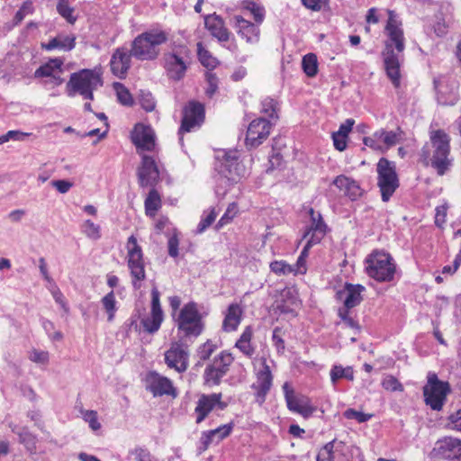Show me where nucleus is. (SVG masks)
<instances>
[{"instance_id":"obj_24","label":"nucleus","mask_w":461,"mask_h":461,"mask_svg":"<svg viewBox=\"0 0 461 461\" xmlns=\"http://www.w3.org/2000/svg\"><path fill=\"white\" fill-rule=\"evenodd\" d=\"M138 177L141 186H153L158 182L159 171L155 160L150 156H142L141 166L138 170Z\"/></svg>"},{"instance_id":"obj_51","label":"nucleus","mask_w":461,"mask_h":461,"mask_svg":"<svg viewBox=\"0 0 461 461\" xmlns=\"http://www.w3.org/2000/svg\"><path fill=\"white\" fill-rule=\"evenodd\" d=\"M140 104L146 112H152L156 106L154 97L149 92H140Z\"/></svg>"},{"instance_id":"obj_21","label":"nucleus","mask_w":461,"mask_h":461,"mask_svg":"<svg viewBox=\"0 0 461 461\" xmlns=\"http://www.w3.org/2000/svg\"><path fill=\"white\" fill-rule=\"evenodd\" d=\"M215 406H218L220 410H224L227 407V403L221 402V393L203 394L194 410L196 423H201Z\"/></svg>"},{"instance_id":"obj_12","label":"nucleus","mask_w":461,"mask_h":461,"mask_svg":"<svg viewBox=\"0 0 461 461\" xmlns=\"http://www.w3.org/2000/svg\"><path fill=\"white\" fill-rule=\"evenodd\" d=\"M287 408L304 419L310 418L316 411V407L311 403V400L303 394H295L288 383L283 385Z\"/></svg>"},{"instance_id":"obj_43","label":"nucleus","mask_w":461,"mask_h":461,"mask_svg":"<svg viewBox=\"0 0 461 461\" xmlns=\"http://www.w3.org/2000/svg\"><path fill=\"white\" fill-rule=\"evenodd\" d=\"M81 231L93 240L101 238V228L98 224L94 223L91 220H86L81 225Z\"/></svg>"},{"instance_id":"obj_62","label":"nucleus","mask_w":461,"mask_h":461,"mask_svg":"<svg viewBox=\"0 0 461 461\" xmlns=\"http://www.w3.org/2000/svg\"><path fill=\"white\" fill-rule=\"evenodd\" d=\"M448 426L450 429L461 432V409L449 415Z\"/></svg>"},{"instance_id":"obj_16","label":"nucleus","mask_w":461,"mask_h":461,"mask_svg":"<svg viewBox=\"0 0 461 461\" xmlns=\"http://www.w3.org/2000/svg\"><path fill=\"white\" fill-rule=\"evenodd\" d=\"M437 101L442 105H454L458 100L457 84L446 77L434 79Z\"/></svg>"},{"instance_id":"obj_41","label":"nucleus","mask_w":461,"mask_h":461,"mask_svg":"<svg viewBox=\"0 0 461 461\" xmlns=\"http://www.w3.org/2000/svg\"><path fill=\"white\" fill-rule=\"evenodd\" d=\"M197 54L202 65L209 68L216 67L218 63L217 59L203 47L202 42L197 43Z\"/></svg>"},{"instance_id":"obj_47","label":"nucleus","mask_w":461,"mask_h":461,"mask_svg":"<svg viewBox=\"0 0 461 461\" xmlns=\"http://www.w3.org/2000/svg\"><path fill=\"white\" fill-rule=\"evenodd\" d=\"M216 348V344H214L212 340H207L205 343L199 347L197 350V356L200 360L205 361L209 359Z\"/></svg>"},{"instance_id":"obj_2","label":"nucleus","mask_w":461,"mask_h":461,"mask_svg":"<svg viewBox=\"0 0 461 461\" xmlns=\"http://www.w3.org/2000/svg\"><path fill=\"white\" fill-rule=\"evenodd\" d=\"M168 40L167 33L160 29H150L139 34L131 42V54L144 61L155 60L160 54V45Z\"/></svg>"},{"instance_id":"obj_27","label":"nucleus","mask_w":461,"mask_h":461,"mask_svg":"<svg viewBox=\"0 0 461 461\" xmlns=\"http://www.w3.org/2000/svg\"><path fill=\"white\" fill-rule=\"evenodd\" d=\"M235 21V28L237 30V33L248 43L255 44L258 42L260 36V30L258 24H255L246 19H244L240 15L234 16Z\"/></svg>"},{"instance_id":"obj_38","label":"nucleus","mask_w":461,"mask_h":461,"mask_svg":"<svg viewBox=\"0 0 461 461\" xmlns=\"http://www.w3.org/2000/svg\"><path fill=\"white\" fill-rule=\"evenodd\" d=\"M162 321L163 315L150 312V315L143 318L140 322L147 332L154 333L158 330Z\"/></svg>"},{"instance_id":"obj_37","label":"nucleus","mask_w":461,"mask_h":461,"mask_svg":"<svg viewBox=\"0 0 461 461\" xmlns=\"http://www.w3.org/2000/svg\"><path fill=\"white\" fill-rule=\"evenodd\" d=\"M242 7L253 15L256 23H262L265 18V9L262 5L252 0H244Z\"/></svg>"},{"instance_id":"obj_55","label":"nucleus","mask_w":461,"mask_h":461,"mask_svg":"<svg viewBox=\"0 0 461 461\" xmlns=\"http://www.w3.org/2000/svg\"><path fill=\"white\" fill-rule=\"evenodd\" d=\"M238 212V206L235 203L229 204L225 213L221 216L218 221V226L221 227L229 223Z\"/></svg>"},{"instance_id":"obj_36","label":"nucleus","mask_w":461,"mask_h":461,"mask_svg":"<svg viewBox=\"0 0 461 461\" xmlns=\"http://www.w3.org/2000/svg\"><path fill=\"white\" fill-rule=\"evenodd\" d=\"M19 437V442L31 453L35 454L37 450V438L27 429L23 428L21 431L16 432Z\"/></svg>"},{"instance_id":"obj_58","label":"nucleus","mask_w":461,"mask_h":461,"mask_svg":"<svg viewBox=\"0 0 461 461\" xmlns=\"http://www.w3.org/2000/svg\"><path fill=\"white\" fill-rule=\"evenodd\" d=\"M51 285L52 288L50 289V292L55 302L60 305V307L64 310L65 312H68L69 309L63 294L54 283L51 284Z\"/></svg>"},{"instance_id":"obj_34","label":"nucleus","mask_w":461,"mask_h":461,"mask_svg":"<svg viewBox=\"0 0 461 461\" xmlns=\"http://www.w3.org/2000/svg\"><path fill=\"white\" fill-rule=\"evenodd\" d=\"M161 207V198L156 189H151L145 200V212L148 216L154 217Z\"/></svg>"},{"instance_id":"obj_5","label":"nucleus","mask_w":461,"mask_h":461,"mask_svg":"<svg viewBox=\"0 0 461 461\" xmlns=\"http://www.w3.org/2000/svg\"><path fill=\"white\" fill-rule=\"evenodd\" d=\"M430 142L433 149L431 166L439 176H443L451 166V159L448 158L450 138L444 131L437 130L431 131Z\"/></svg>"},{"instance_id":"obj_22","label":"nucleus","mask_w":461,"mask_h":461,"mask_svg":"<svg viewBox=\"0 0 461 461\" xmlns=\"http://www.w3.org/2000/svg\"><path fill=\"white\" fill-rule=\"evenodd\" d=\"M131 141L138 149L151 151L155 147V133L150 126L138 123L131 132Z\"/></svg>"},{"instance_id":"obj_54","label":"nucleus","mask_w":461,"mask_h":461,"mask_svg":"<svg viewBox=\"0 0 461 461\" xmlns=\"http://www.w3.org/2000/svg\"><path fill=\"white\" fill-rule=\"evenodd\" d=\"M32 2L31 0H26L14 15L16 23H21L26 15L32 14Z\"/></svg>"},{"instance_id":"obj_60","label":"nucleus","mask_w":461,"mask_h":461,"mask_svg":"<svg viewBox=\"0 0 461 461\" xmlns=\"http://www.w3.org/2000/svg\"><path fill=\"white\" fill-rule=\"evenodd\" d=\"M151 312L163 315V311L160 305V294L157 288L151 290Z\"/></svg>"},{"instance_id":"obj_1","label":"nucleus","mask_w":461,"mask_h":461,"mask_svg":"<svg viewBox=\"0 0 461 461\" xmlns=\"http://www.w3.org/2000/svg\"><path fill=\"white\" fill-rule=\"evenodd\" d=\"M388 21L385 26L387 40L384 41V49L382 52L384 68L392 83L400 85V68L403 60L405 49L403 31L401 23L397 20L393 11H388Z\"/></svg>"},{"instance_id":"obj_11","label":"nucleus","mask_w":461,"mask_h":461,"mask_svg":"<svg viewBox=\"0 0 461 461\" xmlns=\"http://www.w3.org/2000/svg\"><path fill=\"white\" fill-rule=\"evenodd\" d=\"M232 362L233 357L230 353L221 352L214 357L212 363L206 366L203 374L204 383L209 386L219 384Z\"/></svg>"},{"instance_id":"obj_30","label":"nucleus","mask_w":461,"mask_h":461,"mask_svg":"<svg viewBox=\"0 0 461 461\" xmlns=\"http://www.w3.org/2000/svg\"><path fill=\"white\" fill-rule=\"evenodd\" d=\"M272 385V375L267 365H264L263 369L258 374V379L252 387L256 391L257 400L260 403L265 401V397Z\"/></svg>"},{"instance_id":"obj_3","label":"nucleus","mask_w":461,"mask_h":461,"mask_svg":"<svg viewBox=\"0 0 461 461\" xmlns=\"http://www.w3.org/2000/svg\"><path fill=\"white\" fill-rule=\"evenodd\" d=\"M103 85L101 75L94 69H81L72 73L66 90L69 97L80 95L84 99L93 100L94 91Z\"/></svg>"},{"instance_id":"obj_7","label":"nucleus","mask_w":461,"mask_h":461,"mask_svg":"<svg viewBox=\"0 0 461 461\" xmlns=\"http://www.w3.org/2000/svg\"><path fill=\"white\" fill-rule=\"evenodd\" d=\"M176 325L182 338L198 337L202 333L203 325L196 303H188L181 309Z\"/></svg>"},{"instance_id":"obj_59","label":"nucleus","mask_w":461,"mask_h":461,"mask_svg":"<svg viewBox=\"0 0 461 461\" xmlns=\"http://www.w3.org/2000/svg\"><path fill=\"white\" fill-rule=\"evenodd\" d=\"M29 358L34 363L45 365L49 362V352L33 349L31 351Z\"/></svg>"},{"instance_id":"obj_32","label":"nucleus","mask_w":461,"mask_h":461,"mask_svg":"<svg viewBox=\"0 0 461 461\" xmlns=\"http://www.w3.org/2000/svg\"><path fill=\"white\" fill-rule=\"evenodd\" d=\"M241 315L242 309L238 303L230 304L222 322L223 330L227 332L235 330L240 323Z\"/></svg>"},{"instance_id":"obj_33","label":"nucleus","mask_w":461,"mask_h":461,"mask_svg":"<svg viewBox=\"0 0 461 461\" xmlns=\"http://www.w3.org/2000/svg\"><path fill=\"white\" fill-rule=\"evenodd\" d=\"M76 36L59 34L51 39L47 44H43L42 48L47 50L59 49L64 51H69L75 48Z\"/></svg>"},{"instance_id":"obj_17","label":"nucleus","mask_w":461,"mask_h":461,"mask_svg":"<svg viewBox=\"0 0 461 461\" xmlns=\"http://www.w3.org/2000/svg\"><path fill=\"white\" fill-rule=\"evenodd\" d=\"M188 350L181 343L174 342L165 352V362L169 368L183 373L188 367Z\"/></svg>"},{"instance_id":"obj_28","label":"nucleus","mask_w":461,"mask_h":461,"mask_svg":"<svg viewBox=\"0 0 461 461\" xmlns=\"http://www.w3.org/2000/svg\"><path fill=\"white\" fill-rule=\"evenodd\" d=\"M365 290V286L361 285L346 283L343 289L337 293V295L339 299L343 300L345 308L351 309L362 302V293Z\"/></svg>"},{"instance_id":"obj_40","label":"nucleus","mask_w":461,"mask_h":461,"mask_svg":"<svg viewBox=\"0 0 461 461\" xmlns=\"http://www.w3.org/2000/svg\"><path fill=\"white\" fill-rule=\"evenodd\" d=\"M57 12L68 23L74 24L76 23L77 17L73 14L74 8L70 6L68 0H58Z\"/></svg>"},{"instance_id":"obj_29","label":"nucleus","mask_w":461,"mask_h":461,"mask_svg":"<svg viewBox=\"0 0 461 461\" xmlns=\"http://www.w3.org/2000/svg\"><path fill=\"white\" fill-rule=\"evenodd\" d=\"M312 223L305 231L303 239H310L312 242L320 243L326 234V224L322 220L321 213L315 212L313 209L310 210Z\"/></svg>"},{"instance_id":"obj_46","label":"nucleus","mask_w":461,"mask_h":461,"mask_svg":"<svg viewBox=\"0 0 461 461\" xmlns=\"http://www.w3.org/2000/svg\"><path fill=\"white\" fill-rule=\"evenodd\" d=\"M270 269L272 272L278 276H287L290 274H294V268L292 265L287 264L284 260L272 262L270 264Z\"/></svg>"},{"instance_id":"obj_18","label":"nucleus","mask_w":461,"mask_h":461,"mask_svg":"<svg viewBox=\"0 0 461 461\" xmlns=\"http://www.w3.org/2000/svg\"><path fill=\"white\" fill-rule=\"evenodd\" d=\"M271 123L263 118L253 120L247 131L246 145L250 148L259 146L269 135Z\"/></svg>"},{"instance_id":"obj_15","label":"nucleus","mask_w":461,"mask_h":461,"mask_svg":"<svg viewBox=\"0 0 461 461\" xmlns=\"http://www.w3.org/2000/svg\"><path fill=\"white\" fill-rule=\"evenodd\" d=\"M219 173L229 181L236 182L245 175L243 165L239 162L238 152L230 150L225 152L218 167Z\"/></svg>"},{"instance_id":"obj_52","label":"nucleus","mask_w":461,"mask_h":461,"mask_svg":"<svg viewBox=\"0 0 461 461\" xmlns=\"http://www.w3.org/2000/svg\"><path fill=\"white\" fill-rule=\"evenodd\" d=\"M83 419L89 424V427L93 430H98L101 428V424L98 421L97 412L95 411H85L82 412Z\"/></svg>"},{"instance_id":"obj_25","label":"nucleus","mask_w":461,"mask_h":461,"mask_svg":"<svg viewBox=\"0 0 461 461\" xmlns=\"http://www.w3.org/2000/svg\"><path fill=\"white\" fill-rule=\"evenodd\" d=\"M63 60L60 59H50L47 63L41 65L34 72L35 77H49L50 84L53 86H60L63 83V79L60 77L62 72Z\"/></svg>"},{"instance_id":"obj_35","label":"nucleus","mask_w":461,"mask_h":461,"mask_svg":"<svg viewBox=\"0 0 461 461\" xmlns=\"http://www.w3.org/2000/svg\"><path fill=\"white\" fill-rule=\"evenodd\" d=\"M252 338V330L250 327H246L243 330L240 339L236 342L235 346L247 357H252L254 348L250 344Z\"/></svg>"},{"instance_id":"obj_6","label":"nucleus","mask_w":461,"mask_h":461,"mask_svg":"<svg viewBox=\"0 0 461 461\" xmlns=\"http://www.w3.org/2000/svg\"><path fill=\"white\" fill-rule=\"evenodd\" d=\"M377 186L383 202H388L400 185L394 162L381 158L376 164Z\"/></svg>"},{"instance_id":"obj_63","label":"nucleus","mask_w":461,"mask_h":461,"mask_svg":"<svg viewBox=\"0 0 461 461\" xmlns=\"http://www.w3.org/2000/svg\"><path fill=\"white\" fill-rule=\"evenodd\" d=\"M50 185L55 187L60 194H66L73 186V183L68 180H53Z\"/></svg>"},{"instance_id":"obj_39","label":"nucleus","mask_w":461,"mask_h":461,"mask_svg":"<svg viewBox=\"0 0 461 461\" xmlns=\"http://www.w3.org/2000/svg\"><path fill=\"white\" fill-rule=\"evenodd\" d=\"M340 378H346L349 381L354 380V372L351 366L342 367L341 366H334L330 370V380L333 384Z\"/></svg>"},{"instance_id":"obj_26","label":"nucleus","mask_w":461,"mask_h":461,"mask_svg":"<svg viewBox=\"0 0 461 461\" xmlns=\"http://www.w3.org/2000/svg\"><path fill=\"white\" fill-rule=\"evenodd\" d=\"M204 26L220 42H227L230 38L231 32L226 28L223 19L215 13L204 16Z\"/></svg>"},{"instance_id":"obj_10","label":"nucleus","mask_w":461,"mask_h":461,"mask_svg":"<svg viewBox=\"0 0 461 461\" xmlns=\"http://www.w3.org/2000/svg\"><path fill=\"white\" fill-rule=\"evenodd\" d=\"M402 139L403 131L401 128H397L395 131L379 129L370 136L365 137L363 143L374 150L385 152L401 142Z\"/></svg>"},{"instance_id":"obj_8","label":"nucleus","mask_w":461,"mask_h":461,"mask_svg":"<svg viewBox=\"0 0 461 461\" xmlns=\"http://www.w3.org/2000/svg\"><path fill=\"white\" fill-rule=\"evenodd\" d=\"M450 392L447 382L440 381L435 373H429L427 384L423 387L425 403L434 411H440Z\"/></svg>"},{"instance_id":"obj_9","label":"nucleus","mask_w":461,"mask_h":461,"mask_svg":"<svg viewBox=\"0 0 461 461\" xmlns=\"http://www.w3.org/2000/svg\"><path fill=\"white\" fill-rule=\"evenodd\" d=\"M126 249L127 265L132 277V285L135 289H140V282L145 279L146 274L142 249L133 235L128 238Z\"/></svg>"},{"instance_id":"obj_57","label":"nucleus","mask_w":461,"mask_h":461,"mask_svg":"<svg viewBox=\"0 0 461 461\" xmlns=\"http://www.w3.org/2000/svg\"><path fill=\"white\" fill-rule=\"evenodd\" d=\"M232 430V424H225L218 427L217 429H211L210 434L213 435L218 441L222 440L228 437Z\"/></svg>"},{"instance_id":"obj_45","label":"nucleus","mask_w":461,"mask_h":461,"mask_svg":"<svg viewBox=\"0 0 461 461\" xmlns=\"http://www.w3.org/2000/svg\"><path fill=\"white\" fill-rule=\"evenodd\" d=\"M113 87L117 94L118 101L126 106L133 104V99L129 90L122 83H114Z\"/></svg>"},{"instance_id":"obj_44","label":"nucleus","mask_w":461,"mask_h":461,"mask_svg":"<svg viewBox=\"0 0 461 461\" xmlns=\"http://www.w3.org/2000/svg\"><path fill=\"white\" fill-rule=\"evenodd\" d=\"M102 304L108 314V321H112L117 310L115 295L113 291L103 297Z\"/></svg>"},{"instance_id":"obj_56","label":"nucleus","mask_w":461,"mask_h":461,"mask_svg":"<svg viewBox=\"0 0 461 461\" xmlns=\"http://www.w3.org/2000/svg\"><path fill=\"white\" fill-rule=\"evenodd\" d=\"M217 213L214 209H212L210 212L204 217L202 218L198 226H197V233H203L212 223L215 221Z\"/></svg>"},{"instance_id":"obj_50","label":"nucleus","mask_w":461,"mask_h":461,"mask_svg":"<svg viewBox=\"0 0 461 461\" xmlns=\"http://www.w3.org/2000/svg\"><path fill=\"white\" fill-rule=\"evenodd\" d=\"M383 387L391 392L403 391L402 384L393 375H386L382 381Z\"/></svg>"},{"instance_id":"obj_53","label":"nucleus","mask_w":461,"mask_h":461,"mask_svg":"<svg viewBox=\"0 0 461 461\" xmlns=\"http://www.w3.org/2000/svg\"><path fill=\"white\" fill-rule=\"evenodd\" d=\"M343 415L348 420H356L360 423L367 421L372 417L371 414H366L354 409L346 410Z\"/></svg>"},{"instance_id":"obj_61","label":"nucleus","mask_w":461,"mask_h":461,"mask_svg":"<svg viewBox=\"0 0 461 461\" xmlns=\"http://www.w3.org/2000/svg\"><path fill=\"white\" fill-rule=\"evenodd\" d=\"M130 455L134 456L135 461H152L151 455L146 448L136 447L130 451Z\"/></svg>"},{"instance_id":"obj_23","label":"nucleus","mask_w":461,"mask_h":461,"mask_svg":"<svg viewBox=\"0 0 461 461\" xmlns=\"http://www.w3.org/2000/svg\"><path fill=\"white\" fill-rule=\"evenodd\" d=\"M131 50L124 47L117 48L111 58L110 67L113 74L119 78H124L131 63Z\"/></svg>"},{"instance_id":"obj_20","label":"nucleus","mask_w":461,"mask_h":461,"mask_svg":"<svg viewBox=\"0 0 461 461\" xmlns=\"http://www.w3.org/2000/svg\"><path fill=\"white\" fill-rule=\"evenodd\" d=\"M145 382L146 389L153 396L170 395L175 392L171 380L155 371H150L147 374Z\"/></svg>"},{"instance_id":"obj_42","label":"nucleus","mask_w":461,"mask_h":461,"mask_svg":"<svg viewBox=\"0 0 461 461\" xmlns=\"http://www.w3.org/2000/svg\"><path fill=\"white\" fill-rule=\"evenodd\" d=\"M302 66L308 77H314L318 71V61L315 54L310 53L303 57Z\"/></svg>"},{"instance_id":"obj_48","label":"nucleus","mask_w":461,"mask_h":461,"mask_svg":"<svg viewBox=\"0 0 461 461\" xmlns=\"http://www.w3.org/2000/svg\"><path fill=\"white\" fill-rule=\"evenodd\" d=\"M31 133L23 132L20 131H9L5 134L0 136V145L9 141H23L26 137L30 136Z\"/></svg>"},{"instance_id":"obj_31","label":"nucleus","mask_w":461,"mask_h":461,"mask_svg":"<svg viewBox=\"0 0 461 461\" xmlns=\"http://www.w3.org/2000/svg\"><path fill=\"white\" fill-rule=\"evenodd\" d=\"M333 185L344 193L351 200H356L362 194V189L354 179L344 175L338 176L333 180Z\"/></svg>"},{"instance_id":"obj_19","label":"nucleus","mask_w":461,"mask_h":461,"mask_svg":"<svg viewBox=\"0 0 461 461\" xmlns=\"http://www.w3.org/2000/svg\"><path fill=\"white\" fill-rule=\"evenodd\" d=\"M436 457L442 459H459L461 456V439L445 437L438 439L433 448Z\"/></svg>"},{"instance_id":"obj_49","label":"nucleus","mask_w":461,"mask_h":461,"mask_svg":"<svg viewBox=\"0 0 461 461\" xmlns=\"http://www.w3.org/2000/svg\"><path fill=\"white\" fill-rule=\"evenodd\" d=\"M262 109L261 112L265 113L267 116H268L271 119H276L277 113H276V103L272 98H266L262 101Z\"/></svg>"},{"instance_id":"obj_13","label":"nucleus","mask_w":461,"mask_h":461,"mask_svg":"<svg viewBox=\"0 0 461 461\" xmlns=\"http://www.w3.org/2000/svg\"><path fill=\"white\" fill-rule=\"evenodd\" d=\"M204 119V108L203 104L197 102H189V104L183 110V118L181 126L178 131L180 135V141H182V135L185 132H190L195 128L200 127Z\"/></svg>"},{"instance_id":"obj_14","label":"nucleus","mask_w":461,"mask_h":461,"mask_svg":"<svg viewBox=\"0 0 461 461\" xmlns=\"http://www.w3.org/2000/svg\"><path fill=\"white\" fill-rule=\"evenodd\" d=\"M187 50L178 52H170L164 55V68L168 78L179 81L181 80L187 69Z\"/></svg>"},{"instance_id":"obj_4","label":"nucleus","mask_w":461,"mask_h":461,"mask_svg":"<svg viewBox=\"0 0 461 461\" xmlns=\"http://www.w3.org/2000/svg\"><path fill=\"white\" fill-rule=\"evenodd\" d=\"M366 271L368 276L378 282H390L394 277L396 266L390 254L375 251L366 259Z\"/></svg>"},{"instance_id":"obj_64","label":"nucleus","mask_w":461,"mask_h":461,"mask_svg":"<svg viewBox=\"0 0 461 461\" xmlns=\"http://www.w3.org/2000/svg\"><path fill=\"white\" fill-rule=\"evenodd\" d=\"M178 246H179V240L177 238L176 234H174L171 236L167 242L168 247V254L172 258H176L178 256Z\"/></svg>"}]
</instances>
